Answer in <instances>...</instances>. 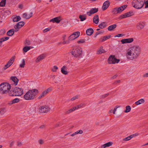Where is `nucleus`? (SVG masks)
Returning <instances> with one entry per match:
<instances>
[{"mask_svg":"<svg viewBox=\"0 0 148 148\" xmlns=\"http://www.w3.org/2000/svg\"><path fill=\"white\" fill-rule=\"evenodd\" d=\"M140 51V47L138 46L131 47L128 49L126 53L127 58L131 60L136 59L139 55Z\"/></svg>","mask_w":148,"mask_h":148,"instance_id":"f257e3e1","label":"nucleus"},{"mask_svg":"<svg viewBox=\"0 0 148 148\" xmlns=\"http://www.w3.org/2000/svg\"><path fill=\"white\" fill-rule=\"evenodd\" d=\"M38 90L36 89L30 90L28 91L24 96V99L27 100L34 99L36 97Z\"/></svg>","mask_w":148,"mask_h":148,"instance_id":"f03ea898","label":"nucleus"},{"mask_svg":"<svg viewBox=\"0 0 148 148\" xmlns=\"http://www.w3.org/2000/svg\"><path fill=\"white\" fill-rule=\"evenodd\" d=\"M23 93V90L22 88L16 87L9 91V94L10 96H20Z\"/></svg>","mask_w":148,"mask_h":148,"instance_id":"7ed1b4c3","label":"nucleus"},{"mask_svg":"<svg viewBox=\"0 0 148 148\" xmlns=\"http://www.w3.org/2000/svg\"><path fill=\"white\" fill-rule=\"evenodd\" d=\"M10 84L8 83H3L0 85V92L2 94L6 93L9 92L10 89Z\"/></svg>","mask_w":148,"mask_h":148,"instance_id":"20e7f679","label":"nucleus"},{"mask_svg":"<svg viewBox=\"0 0 148 148\" xmlns=\"http://www.w3.org/2000/svg\"><path fill=\"white\" fill-rule=\"evenodd\" d=\"M145 0H133L132 5L133 7L137 9L142 8L145 4Z\"/></svg>","mask_w":148,"mask_h":148,"instance_id":"39448f33","label":"nucleus"},{"mask_svg":"<svg viewBox=\"0 0 148 148\" xmlns=\"http://www.w3.org/2000/svg\"><path fill=\"white\" fill-rule=\"evenodd\" d=\"M127 7L126 5H123L119 8H113L112 11V12L114 14H117L123 11Z\"/></svg>","mask_w":148,"mask_h":148,"instance_id":"423d86ee","label":"nucleus"},{"mask_svg":"<svg viewBox=\"0 0 148 148\" xmlns=\"http://www.w3.org/2000/svg\"><path fill=\"white\" fill-rule=\"evenodd\" d=\"M120 60L116 59L114 55H110L108 59V62L109 64H114L118 63Z\"/></svg>","mask_w":148,"mask_h":148,"instance_id":"0eeeda50","label":"nucleus"},{"mask_svg":"<svg viewBox=\"0 0 148 148\" xmlns=\"http://www.w3.org/2000/svg\"><path fill=\"white\" fill-rule=\"evenodd\" d=\"M82 52V50L81 49L77 48L75 49H73L71 53L74 57H77L81 54Z\"/></svg>","mask_w":148,"mask_h":148,"instance_id":"6e6552de","label":"nucleus"},{"mask_svg":"<svg viewBox=\"0 0 148 148\" xmlns=\"http://www.w3.org/2000/svg\"><path fill=\"white\" fill-rule=\"evenodd\" d=\"M50 110V107L47 106L45 105L41 106L39 108V112L41 113H47Z\"/></svg>","mask_w":148,"mask_h":148,"instance_id":"1a4fd4ad","label":"nucleus"},{"mask_svg":"<svg viewBox=\"0 0 148 148\" xmlns=\"http://www.w3.org/2000/svg\"><path fill=\"white\" fill-rule=\"evenodd\" d=\"M51 90V88H48L42 92L41 94L39 96L38 98L39 99H40L41 98L44 97L47 93Z\"/></svg>","mask_w":148,"mask_h":148,"instance_id":"9d476101","label":"nucleus"},{"mask_svg":"<svg viewBox=\"0 0 148 148\" xmlns=\"http://www.w3.org/2000/svg\"><path fill=\"white\" fill-rule=\"evenodd\" d=\"M98 9L97 8H92L89 11L86 12V15L89 16H90L92 14H94L98 12Z\"/></svg>","mask_w":148,"mask_h":148,"instance_id":"9b49d317","label":"nucleus"},{"mask_svg":"<svg viewBox=\"0 0 148 148\" xmlns=\"http://www.w3.org/2000/svg\"><path fill=\"white\" fill-rule=\"evenodd\" d=\"M134 41V39L132 38H130L127 39H122L121 41L122 44L130 43Z\"/></svg>","mask_w":148,"mask_h":148,"instance_id":"f8f14e48","label":"nucleus"},{"mask_svg":"<svg viewBox=\"0 0 148 148\" xmlns=\"http://www.w3.org/2000/svg\"><path fill=\"white\" fill-rule=\"evenodd\" d=\"M24 22L23 21L19 22L16 25L14 26V28L15 29L20 28L22 27L24 25Z\"/></svg>","mask_w":148,"mask_h":148,"instance_id":"ddd939ff","label":"nucleus"},{"mask_svg":"<svg viewBox=\"0 0 148 148\" xmlns=\"http://www.w3.org/2000/svg\"><path fill=\"white\" fill-rule=\"evenodd\" d=\"M133 15V13L131 12H129L126 13L124 14L121 15L120 17L121 18H123L126 17H128L132 16Z\"/></svg>","mask_w":148,"mask_h":148,"instance_id":"4468645a","label":"nucleus"},{"mask_svg":"<svg viewBox=\"0 0 148 148\" xmlns=\"http://www.w3.org/2000/svg\"><path fill=\"white\" fill-rule=\"evenodd\" d=\"M145 23L144 22H140L137 25L136 27L138 29H141L143 28Z\"/></svg>","mask_w":148,"mask_h":148,"instance_id":"2eb2a0df","label":"nucleus"},{"mask_svg":"<svg viewBox=\"0 0 148 148\" xmlns=\"http://www.w3.org/2000/svg\"><path fill=\"white\" fill-rule=\"evenodd\" d=\"M46 57V55L44 54H42L39 56L36 60V62H38L44 59Z\"/></svg>","mask_w":148,"mask_h":148,"instance_id":"dca6fc26","label":"nucleus"},{"mask_svg":"<svg viewBox=\"0 0 148 148\" xmlns=\"http://www.w3.org/2000/svg\"><path fill=\"white\" fill-rule=\"evenodd\" d=\"M110 5V2L109 1H107L105 2L102 7V9L103 10H106L109 7Z\"/></svg>","mask_w":148,"mask_h":148,"instance_id":"f3484780","label":"nucleus"},{"mask_svg":"<svg viewBox=\"0 0 148 148\" xmlns=\"http://www.w3.org/2000/svg\"><path fill=\"white\" fill-rule=\"evenodd\" d=\"M32 14L31 12L29 13H24L23 14V17L25 18H29L32 16Z\"/></svg>","mask_w":148,"mask_h":148,"instance_id":"a211bd4d","label":"nucleus"},{"mask_svg":"<svg viewBox=\"0 0 148 148\" xmlns=\"http://www.w3.org/2000/svg\"><path fill=\"white\" fill-rule=\"evenodd\" d=\"M14 82V84L15 86L17 85L18 82V79L15 76L12 77L10 78Z\"/></svg>","mask_w":148,"mask_h":148,"instance_id":"6ab92c4d","label":"nucleus"},{"mask_svg":"<svg viewBox=\"0 0 148 148\" xmlns=\"http://www.w3.org/2000/svg\"><path fill=\"white\" fill-rule=\"evenodd\" d=\"M111 37V36L110 35L104 36L99 39V41L101 42H102L106 40L109 39Z\"/></svg>","mask_w":148,"mask_h":148,"instance_id":"aec40b11","label":"nucleus"},{"mask_svg":"<svg viewBox=\"0 0 148 148\" xmlns=\"http://www.w3.org/2000/svg\"><path fill=\"white\" fill-rule=\"evenodd\" d=\"M93 33V30L92 28H89L86 31V34L88 36L91 35Z\"/></svg>","mask_w":148,"mask_h":148,"instance_id":"412c9836","label":"nucleus"},{"mask_svg":"<svg viewBox=\"0 0 148 148\" xmlns=\"http://www.w3.org/2000/svg\"><path fill=\"white\" fill-rule=\"evenodd\" d=\"M14 29H10L7 32V34L9 36H11L14 34Z\"/></svg>","mask_w":148,"mask_h":148,"instance_id":"4be33fe9","label":"nucleus"},{"mask_svg":"<svg viewBox=\"0 0 148 148\" xmlns=\"http://www.w3.org/2000/svg\"><path fill=\"white\" fill-rule=\"evenodd\" d=\"M66 68V66H64L61 69V72L64 75H67L68 73V72L65 70Z\"/></svg>","mask_w":148,"mask_h":148,"instance_id":"5701e85b","label":"nucleus"},{"mask_svg":"<svg viewBox=\"0 0 148 148\" xmlns=\"http://www.w3.org/2000/svg\"><path fill=\"white\" fill-rule=\"evenodd\" d=\"M20 100L19 99L17 98H15L10 101V102L9 103V104L10 105H11L13 103H17Z\"/></svg>","mask_w":148,"mask_h":148,"instance_id":"b1692460","label":"nucleus"},{"mask_svg":"<svg viewBox=\"0 0 148 148\" xmlns=\"http://www.w3.org/2000/svg\"><path fill=\"white\" fill-rule=\"evenodd\" d=\"M15 57L13 56L12 57L7 63L9 65L11 66L14 62L15 60Z\"/></svg>","mask_w":148,"mask_h":148,"instance_id":"393cba45","label":"nucleus"},{"mask_svg":"<svg viewBox=\"0 0 148 148\" xmlns=\"http://www.w3.org/2000/svg\"><path fill=\"white\" fill-rule=\"evenodd\" d=\"M116 26L117 25L116 24H113L109 26L108 29L109 31H111L115 28L116 27Z\"/></svg>","mask_w":148,"mask_h":148,"instance_id":"a878e982","label":"nucleus"},{"mask_svg":"<svg viewBox=\"0 0 148 148\" xmlns=\"http://www.w3.org/2000/svg\"><path fill=\"white\" fill-rule=\"evenodd\" d=\"M145 102V100L143 99H141L136 101L135 103V104L136 105H138L144 103Z\"/></svg>","mask_w":148,"mask_h":148,"instance_id":"bb28decb","label":"nucleus"},{"mask_svg":"<svg viewBox=\"0 0 148 148\" xmlns=\"http://www.w3.org/2000/svg\"><path fill=\"white\" fill-rule=\"evenodd\" d=\"M106 26V23L104 22L101 23L99 25V27L101 29H103Z\"/></svg>","mask_w":148,"mask_h":148,"instance_id":"cd10ccee","label":"nucleus"},{"mask_svg":"<svg viewBox=\"0 0 148 148\" xmlns=\"http://www.w3.org/2000/svg\"><path fill=\"white\" fill-rule=\"evenodd\" d=\"M62 19H60V20H59V19H51L49 21L50 22H52L53 23H58L62 21Z\"/></svg>","mask_w":148,"mask_h":148,"instance_id":"c85d7f7f","label":"nucleus"},{"mask_svg":"<svg viewBox=\"0 0 148 148\" xmlns=\"http://www.w3.org/2000/svg\"><path fill=\"white\" fill-rule=\"evenodd\" d=\"M134 134L131 135L130 136L124 138L123 140L124 141H127L130 140L134 136Z\"/></svg>","mask_w":148,"mask_h":148,"instance_id":"c756f323","label":"nucleus"},{"mask_svg":"<svg viewBox=\"0 0 148 148\" xmlns=\"http://www.w3.org/2000/svg\"><path fill=\"white\" fill-rule=\"evenodd\" d=\"M6 0H2L0 2V7H4L5 5Z\"/></svg>","mask_w":148,"mask_h":148,"instance_id":"7c9ffc66","label":"nucleus"},{"mask_svg":"<svg viewBox=\"0 0 148 148\" xmlns=\"http://www.w3.org/2000/svg\"><path fill=\"white\" fill-rule=\"evenodd\" d=\"M131 110V108L130 106H127L126 107V110L124 111V112L127 113L130 112Z\"/></svg>","mask_w":148,"mask_h":148,"instance_id":"2f4dec72","label":"nucleus"},{"mask_svg":"<svg viewBox=\"0 0 148 148\" xmlns=\"http://www.w3.org/2000/svg\"><path fill=\"white\" fill-rule=\"evenodd\" d=\"M30 49V47L26 46L24 47L23 49V52L25 53L27 52Z\"/></svg>","mask_w":148,"mask_h":148,"instance_id":"473e14b6","label":"nucleus"},{"mask_svg":"<svg viewBox=\"0 0 148 148\" xmlns=\"http://www.w3.org/2000/svg\"><path fill=\"white\" fill-rule=\"evenodd\" d=\"M80 34V32H76L73 34L74 37H76V38L79 36Z\"/></svg>","mask_w":148,"mask_h":148,"instance_id":"72a5a7b5","label":"nucleus"},{"mask_svg":"<svg viewBox=\"0 0 148 148\" xmlns=\"http://www.w3.org/2000/svg\"><path fill=\"white\" fill-rule=\"evenodd\" d=\"M76 39V37H75L74 36L73 34H72L69 37L68 39L70 40H73Z\"/></svg>","mask_w":148,"mask_h":148,"instance_id":"f704fd0d","label":"nucleus"},{"mask_svg":"<svg viewBox=\"0 0 148 148\" xmlns=\"http://www.w3.org/2000/svg\"><path fill=\"white\" fill-rule=\"evenodd\" d=\"M74 111V109H73V108H72L71 109L66 111L65 112L64 114H69L71 112H72L73 111Z\"/></svg>","mask_w":148,"mask_h":148,"instance_id":"c9c22d12","label":"nucleus"},{"mask_svg":"<svg viewBox=\"0 0 148 148\" xmlns=\"http://www.w3.org/2000/svg\"><path fill=\"white\" fill-rule=\"evenodd\" d=\"M105 50L102 48H100L99 50L97 51V53L100 54L102 53L105 52Z\"/></svg>","mask_w":148,"mask_h":148,"instance_id":"e433bc0d","label":"nucleus"},{"mask_svg":"<svg viewBox=\"0 0 148 148\" xmlns=\"http://www.w3.org/2000/svg\"><path fill=\"white\" fill-rule=\"evenodd\" d=\"M22 64H20V67L21 68H23L24 67V65L25 64V61L24 59L22 60Z\"/></svg>","mask_w":148,"mask_h":148,"instance_id":"4c0bfd02","label":"nucleus"},{"mask_svg":"<svg viewBox=\"0 0 148 148\" xmlns=\"http://www.w3.org/2000/svg\"><path fill=\"white\" fill-rule=\"evenodd\" d=\"M112 144V143L111 142H109L107 143H106V144H105V145L106 147H109L110 146H111Z\"/></svg>","mask_w":148,"mask_h":148,"instance_id":"58836bf2","label":"nucleus"},{"mask_svg":"<svg viewBox=\"0 0 148 148\" xmlns=\"http://www.w3.org/2000/svg\"><path fill=\"white\" fill-rule=\"evenodd\" d=\"M58 67L56 66H54L53 68L51 69V71L53 72H55L56 71V70L58 69Z\"/></svg>","mask_w":148,"mask_h":148,"instance_id":"ea45409f","label":"nucleus"},{"mask_svg":"<svg viewBox=\"0 0 148 148\" xmlns=\"http://www.w3.org/2000/svg\"><path fill=\"white\" fill-rule=\"evenodd\" d=\"M5 112V110L4 108L0 109V114H3Z\"/></svg>","mask_w":148,"mask_h":148,"instance_id":"a19ab883","label":"nucleus"},{"mask_svg":"<svg viewBox=\"0 0 148 148\" xmlns=\"http://www.w3.org/2000/svg\"><path fill=\"white\" fill-rule=\"evenodd\" d=\"M51 29V27H48L47 28H46V29H44L43 30V32L44 33H45V32H47L48 31H50Z\"/></svg>","mask_w":148,"mask_h":148,"instance_id":"79ce46f5","label":"nucleus"},{"mask_svg":"<svg viewBox=\"0 0 148 148\" xmlns=\"http://www.w3.org/2000/svg\"><path fill=\"white\" fill-rule=\"evenodd\" d=\"M11 66L9 65V64H8V63L5 64L4 66V67L3 68V69L4 70H5L6 69H7L8 68L10 67Z\"/></svg>","mask_w":148,"mask_h":148,"instance_id":"37998d69","label":"nucleus"},{"mask_svg":"<svg viewBox=\"0 0 148 148\" xmlns=\"http://www.w3.org/2000/svg\"><path fill=\"white\" fill-rule=\"evenodd\" d=\"M79 20H78V19H73V20H72V22H73L74 23L77 24L79 23Z\"/></svg>","mask_w":148,"mask_h":148,"instance_id":"c03bdc74","label":"nucleus"},{"mask_svg":"<svg viewBox=\"0 0 148 148\" xmlns=\"http://www.w3.org/2000/svg\"><path fill=\"white\" fill-rule=\"evenodd\" d=\"M79 18H86V15L84 14L79 15Z\"/></svg>","mask_w":148,"mask_h":148,"instance_id":"a18cd8bd","label":"nucleus"},{"mask_svg":"<svg viewBox=\"0 0 148 148\" xmlns=\"http://www.w3.org/2000/svg\"><path fill=\"white\" fill-rule=\"evenodd\" d=\"M31 43L29 40H26L25 44L27 45H30Z\"/></svg>","mask_w":148,"mask_h":148,"instance_id":"49530a36","label":"nucleus"},{"mask_svg":"<svg viewBox=\"0 0 148 148\" xmlns=\"http://www.w3.org/2000/svg\"><path fill=\"white\" fill-rule=\"evenodd\" d=\"M12 18H21V17L19 16H16V15L13 16Z\"/></svg>","mask_w":148,"mask_h":148,"instance_id":"de8ad7c7","label":"nucleus"},{"mask_svg":"<svg viewBox=\"0 0 148 148\" xmlns=\"http://www.w3.org/2000/svg\"><path fill=\"white\" fill-rule=\"evenodd\" d=\"M93 22L95 24H97L99 22V19H93Z\"/></svg>","mask_w":148,"mask_h":148,"instance_id":"09e8293b","label":"nucleus"},{"mask_svg":"<svg viewBox=\"0 0 148 148\" xmlns=\"http://www.w3.org/2000/svg\"><path fill=\"white\" fill-rule=\"evenodd\" d=\"M145 8H148V0L146 1L145 2Z\"/></svg>","mask_w":148,"mask_h":148,"instance_id":"8fccbe9b","label":"nucleus"},{"mask_svg":"<svg viewBox=\"0 0 148 148\" xmlns=\"http://www.w3.org/2000/svg\"><path fill=\"white\" fill-rule=\"evenodd\" d=\"M109 94L108 93L106 94L103 95L101 96V98H104L106 97Z\"/></svg>","mask_w":148,"mask_h":148,"instance_id":"3c124183","label":"nucleus"},{"mask_svg":"<svg viewBox=\"0 0 148 148\" xmlns=\"http://www.w3.org/2000/svg\"><path fill=\"white\" fill-rule=\"evenodd\" d=\"M143 76V77H148V72L144 74Z\"/></svg>","mask_w":148,"mask_h":148,"instance_id":"603ef678","label":"nucleus"},{"mask_svg":"<svg viewBox=\"0 0 148 148\" xmlns=\"http://www.w3.org/2000/svg\"><path fill=\"white\" fill-rule=\"evenodd\" d=\"M78 96H75V97H73V98H72L71 99V101H73V100H74L75 99H77L78 98Z\"/></svg>","mask_w":148,"mask_h":148,"instance_id":"864d4df0","label":"nucleus"},{"mask_svg":"<svg viewBox=\"0 0 148 148\" xmlns=\"http://www.w3.org/2000/svg\"><path fill=\"white\" fill-rule=\"evenodd\" d=\"M85 42L84 40H81L78 41L77 42L78 43H83Z\"/></svg>","mask_w":148,"mask_h":148,"instance_id":"5fc2aeb1","label":"nucleus"},{"mask_svg":"<svg viewBox=\"0 0 148 148\" xmlns=\"http://www.w3.org/2000/svg\"><path fill=\"white\" fill-rule=\"evenodd\" d=\"M123 36V35H122V34H118L117 35H116L114 36V37H120Z\"/></svg>","mask_w":148,"mask_h":148,"instance_id":"6e6d98bb","label":"nucleus"},{"mask_svg":"<svg viewBox=\"0 0 148 148\" xmlns=\"http://www.w3.org/2000/svg\"><path fill=\"white\" fill-rule=\"evenodd\" d=\"M78 134H82L83 133V131L82 130H80L77 131Z\"/></svg>","mask_w":148,"mask_h":148,"instance_id":"4d7b16f0","label":"nucleus"},{"mask_svg":"<svg viewBox=\"0 0 148 148\" xmlns=\"http://www.w3.org/2000/svg\"><path fill=\"white\" fill-rule=\"evenodd\" d=\"M38 142L40 144H42L44 143V141L42 140H40L38 141Z\"/></svg>","mask_w":148,"mask_h":148,"instance_id":"13d9d810","label":"nucleus"},{"mask_svg":"<svg viewBox=\"0 0 148 148\" xmlns=\"http://www.w3.org/2000/svg\"><path fill=\"white\" fill-rule=\"evenodd\" d=\"M23 8V5L22 4H20L19 5V8L22 9Z\"/></svg>","mask_w":148,"mask_h":148,"instance_id":"bf43d9fd","label":"nucleus"},{"mask_svg":"<svg viewBox=\"0 0 148 148\" xmlns=\"http://www.w3.org/2000/svg\"><path fill=\"white\" fill-rule=\"evenodd\" d=\"M3 40L4 41H6L7 40H8V39H9V37H3Z\"/></svg>","mask_w":148,"mask_h":148,"instance_id":"052dcab7","label":"nucleus"},{"mask_svg":"<svg viewBox=\"0 0 148 148\" xmlns=\"http://www.w3.org/2000/svg\"><path fill=\"white\" fill-rule=\"evenodd\" d=\"M21 19H13V21L14 22H18Z\"/></svg>","mask_w":148,"mask_h":148,"instance_id":"680f3d73","label":"nucleus"},{"mask_svg":"<svg viewBox=\"0 0 148 148\" xmlns=\"http://www.w3.org/2000/svg\"><path fill=\"white\" fill-rule=\"evenodd\" d=\"M79 108V106H77L75 107H74L73 108V109H74V110H76V109H78Z\"/></svg>","mask_w":148,"mask_h":148,"instance_id":"e2e57ef3","label":"nucleus"},{"mask_svg":"<svg viewBox=\"0 0 148 148\" xmlns=\"http://www.w3.org/2000/svg\"><path fill=\"white\" fill-rule=\"evenodd\" d=\"M51 78L53 80L55 78L56 76L54 75H51Z\"/></svg>","mask_w":148,"mask_h":148,"instance_id":"0e129e2a","label":"nucleus"},{"mask_svg":"<svg viewBox=\"0 0 148 148\" xmlns=\"http://www.w3.org/2000/svg\"><path fill=\"white\" fill-rule=\"evenodd\" d=\"M60 123L59 122L56 125L55 127H56L58 126H60Z\"/></svg>","mask_w":148,"mask_h":148,"instance_id":"69168bd1","label":"nucleus"},{"mask_svg":"<svg viewBox=\"0 0 148 148\" xmlns=\"http://www.w3.org/2000/svg\"><path fill=\"white\" fill-rule=\"evenodd\" d=\"M117 76V75H115L114 76L111 77V79H114L116 78Z\"/></svg>","mask_w":148,"mask_h":148,"instance_id":"338daca9","label":"nucleus"},{"mask_svg":"<svg viewBox=\"0 0 148 148\" xmlns=\"http://www.w3.org/2000/svg\"><path fill=\"white\" fill-rule=\"evenodd\" d=\"M14 143V141H12L10 144V147H11L13 145Z\"/></svg>","mask_w":148,"mask_h":148,"instance_id":"774afa93","label":"nucleus"}]
</instances>
